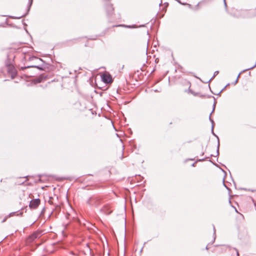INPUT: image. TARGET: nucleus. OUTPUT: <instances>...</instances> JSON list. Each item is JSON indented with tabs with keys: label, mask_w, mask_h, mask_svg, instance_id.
I'll return each instance as SVG.
<instances>
[{
	"label": "nucleus",
	"mask_w": 256,
	"mask_h": 256,
	"mask_svg": "<svg viewBox=\"0 0 256 256\" xmlns=\"http://www.w3.org/2000/svg\"><path fill=\"white\" fill-rule=\"evenodd\" d=\"M40 200L39 198L32 200L29 204V206L32 209L36 208L40 205Z\"/></svg>",
	"instance_id": "obj_1"
},
{
	"label": "nucleus",
	"mask_w": 256,
	"mask_h": 256,
	"mask_svg": "<svg viewBox=\"0 0 256 256\" xmlns=\"http://www.w3.org/2000/svg\"><path fill=\"white\" fill-rule=\"evenodd\" d=\"M213 128H214V126H212V132H213Z\"/></svg>",
	"instance_id": "obj_16"
},
{
	"label": "nucleus",
	"mask_w": 256,
	"mask_h": 256,
	"mask_svg": "<svg viewBox=\"0 0 256 256\" xmlns=\"http://www.w3.org/2000/svg\"><path fill=\"white\" fill-rule=\"evenodd\" d=\"M42 235V232H36L32 234L30 236V240H34L35 239L40 238Z\"/></svg>",
	"instance_id": "obj_3"
},
{
	"label": "nucleus",
	"mask_w": 256,
	"mask_h": 256,
	"mask_svg": "<svg viewBox=\"0 0 256 256\" xmlns=\"http://www.w3.org/2000/svg\"><path fill=\"white\" fill-rule=\"evenodd\" d=\"M32 0H30V4H32Z\"/></svg>",
	"instance_id": "obj_17"
},
{
	"label": "nucleus",
	"mask_w": 256,
	"mask_h": 256,
	"mask_svg": "<svg viewBox=\"0 0 256 256\" xmlns=\"http://www.w3.org/2000/svg\"><path fill=\"white\" fill-rule=\"evenodd\" d=\"M14 214V213H10V216H13V215Z\"/></svg>",
	"instance_id": "obj_13"
},
{
	"label": "nucleus",
	"mask_w": 256,
	"mask_h": 256,
	"mask_svg": "<svg viewBox=\"0 0 256 256\" xmlns=\"http://www.w3.org/2000/svg\"><path fill=\"white\" fill-rule=\"evenodd\" d=\"M101 210L106 214H109L112 212V210H110V206L108 205L104 206L101 209Z\"/></svg>",
	"instance_id": "obj_4"
},
{
	"label": "nucleus",
	"mask_w": 256,
	"mask_h": 256,
	"mask_svg": "<svg viewBox=\"0 0 256 256\" xmlns=\"http://www.w3.org/2000/svg\"><path fill=\"white\" fill-rule=\"evenodd\" d=\"M224 4H225V6H226V0H224Z\"/></svg>",
	"instance_id": "obj_15"
},
{
	"label": "nucleus",
	"mask_w": 256,
	"mask_h": 256,
	"mask_svg": "<svg viewBox=\"0 0 256 256\" xmlns=\"http://www.w3.org/2000/svg\"><path fill=\"white\" fill-rule=\"evenodd\" d=\"M12 70V74H16V70H15L14 68H12V66H9V70Z\"/></svg>",
	"instance_id": "obj_5"
},
{
	"label": "nucleus",
	"mask_w": 256,
	"mask_h": 256,
	"mask_svg": "<svg viewBox=\"0 0 256 256\" xmlns=\"http://www.w3.org/2000/svg\"><path fill=\"white\" fill-rule=\"evenodd\" d=\"M114 10V8L112 7V11H113Z\"/></svg>",
	"instance_id": "obj_18"
},
{
	"label": "nucleus",
	"mask_w": 256,
	"mask_h": 256,
	"mask_svg": "<svg viewBox=\"0 0 256 256\" xmlns=\"http://www.w3.org/2000/svg\"><path fill=\"white\" fill-rule=\"evenodd\" d=\"M214 229L215 230V228L214 227ZM214 233L215 234V232H214Z\"/></svg>",
	"instance_id": "obj_19"
},
{
	"label": "nucleus",
	"mask_w": 256,
	"mask_h": 256,
	"mask_svg": "<svg viewBox=\"0 0 256 256\" xmlns=\"http://www.w3.org/2000/svg\"><path fill=\"white\" fill-rule=\"evenodd\" d=\"M214 108H215V105L214 104V108H213L212 112L214 111Z\"/></svg>",
	"instance_id": "obj_14"
},
{
	"label": "nucleus",
	"mask_w": 256,
	"mask_h": 256,
	"mask_svg": "<svg viewBox=\"0 0 256 256\" xmlns=\"http://www.w3.org/2000/svg\"><path fill=\"white\" fill-rule=\"evenodd\" d=\"M218 74V71H216L214 72V76L212 78H213L215 76H216Z\"/></svg>",
	"instance_id": "obj_8"
},
{
	"label": "nucleus",
	"mask_w": 256,
	"mask_h": 256,
	"mask_svg": "<svg viewBox=\"0 0 256 256\" xmlns=\"http://www.w3.org/2000/svg\"><path fill=\"white\" fill-rule=\"evenodd\" d=\"M102 81L106 84H109L112 82V76L109 74H104L102 76Z\"/></svg>",
	"instance_id": "obj_2"
},
{
	"label": "nucleus",
	"mask_w": 256,
	"mask_h": 256,
	"mask_svg": "<svg viewBox=\"0 0 256 256\" xmlns=\"http://www.w3.org/2000/svg\"><path fill=\"white\" fill-rule=\"evenodd\" d=\"M210 122H212V123L213 124V123L214 122V120H212L211 119V118H210Z\"/></svg>",
	"instance_id": "obj_10"
},
{
	"label": "nucleus",
	"mask_w": 256,
	"mask_h": 256,
	"mask_svg": "<svg viewBox=\"0 0 256 256\" xmlns=\"http://www.w3.org/2000/svg\"><path fill=\"white\" fill-rule=\"evenodd\" d=\"M219 147H220V142H218V150H217V152H216V153H217V155H218L219 154V152H218V150H219Z\"/></svg>",
	"instance_id": "obj_6"
},
{
	"label": "nucleus",
	"mask_w": 256,
	"mask_h": 256,
	"mask_svg": "<svg viewBox=\"0 0 256 256\" xmlns=\"http://www.w3.org/2000/svg\"><path fill=\"white\" fill-rule=\"evenodd\" d=\"M120 26H124V27H126V28H132V26H130L120 25Z\"/></svg>",
	"instance_id": "obj_7"
},
{
	"label": "nucleus",
	"mask_w": 256,
	"mask_h": 256,
	"mask_svg": "<svg viewBox=\"0 0 256 256\" xmlns=\"http://www.w3.org/2000/svg\"><path fill=\"white\" fill-rule=\"evenodd\" d=\"M234 250H236V256H239V253H238V250H236V248H234Z\"/></svg>",
	"instance_id": "obj_9"
},
{
	"label": "nucleus",
	"mask_w": 256,
	"mask_h": 256,
	"mask_svg": "<svg viewBox=\"0 0 256 256\" xmlns=\"http://www.w3.org/2000/svg\"><path fill=\"white\" fill-rule=\"evenodd\" d=\"M72 255L74 256H76L72 252H70Z\"/></svg>",
	"instance_id": "obj_12"
},
{
	"label": "nucleus",
	"mask_w": 256,
	"mask_h": 256,
	"mask_svg": "<svg viewBox=\"0 0 256 256\" xmlns=\"http://www.w3.org/2000/svg\"><path fill=\"white\" fill-rule=\"evenodd\" d=\"M30 66H28L27 68H30ZM30 67H35V68H38V66H31Z\"/></svg>",
	"instance_id": "obj_11"
}]
</instances>
